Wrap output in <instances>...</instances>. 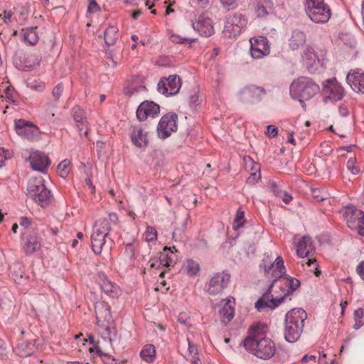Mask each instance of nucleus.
<instances>
[{
    "label": "nucleus",
    "instance_id": "obj_1",
    "mask_svg": "<svg viewBox=\"0 0 364 364\" xmlns=\"http://www.w3.org/2000/svg\"><path fill=\"white\" fill-rule=\"evenodd\" d=\"M274 278L267 291L255 303L259 311L265 308L275 309L296 289L293 287L294 278L287 274H276Z\"/></svg>",
    "mask_w": 364,
    "mask_h": 364
},
{
    "label": "nucleus",
    "instance_id": "obj_2",
    "mask_svg": "<svg viewBox=\"0 0 364 364\" xmlns=\"http://www.w3.org/2000/svg\"><path fill=\"white\" fill-rule=\"evenodd\" d=\"M243 345L249 353L260 359H269L276 352L274 343L271 339L263 337L259 323L249 328L248 336L244 340Z\"/></svg>",
    "mask_w": 364,
    "mask_h": 364
},
{
    "label": "nucleus",
    "instance_id": "obj_3",
    "mask_svg": "<svg viewBox=\"0 0 364 364\" xmlns=\"http://www.w3.org/2000/svg\"><path fill=\"white\" fill-rule=\"evenodd\" d=\"M27 192L41 207L48 205L52 201L51 191L46 188L43 177L31 178L28 183Z\"/></svg>",
    "mask_w": 364,
    "mask_h": 364
},
{
    "label": "nucleus",
    "instance_id": "obj_4",
    "mask_svg": "<svg viewBox=\"0 0 364 364\" xmlns=\"http://www.w3.org/2000/svg\"><path fill=\"white\" fill-rule=\"evenodd\" d=\"M305 11L310 19L316 23H325L331 16V10L324 0H306Z\"/></svg>",
    "mask_w": 364,
    "mask_h": 364
},
{
    "label": "nucleus",
    "instance_id": "obj_5",
    "mask_svg": "<svg viewBox=\"0 0 364 364\" xmlns=\"http://www.w3.org/2000/svg\"><path fill=\"white\" fill-rule=\"evenodd\" d=\"M348 227L358 235L364 236V212L353 205H349L342 210Z\"/></svg>",
    "mask_w": 364,
    "mask_h": 364
},
{
    "label": "nucleus",
    "instance_id": "obj_6",
    "mask_svg": "<svg viewBox=\"0 0 364 364\" xmlns=\"http://www.w3.org/2000/svg\"><path fill=\"white\" fill-rule=\"evenodd\" d=\"M320 91L319 85L311 77H300L297 78V99L305 109L304 101L314 97Z\"/></svg>",
    "mask_w": 364,
    "mask_h": 364
},
{
    "label": "nucleus",
    "instance_id": "obj_7",
    "mask_svg": "<svg viewBox=\"0 0 364 364\" xmlns=\"http://www.w3.org/2000/svg\"><path fill=\"white\" fill-rule=\"evenodd\" d=\"M247 18L240 13L230 14L225 22L223 35L227 38H235L238 36L246 27Z\"/></svg>",
    "mask_w": 364,
    "mask_h": 364
},
{
    "label": "nucleus",
    "instance_id": "obj_8",
    "mask_svg": "<svg viewBox=\"0 0 364 364\" xmlns=\"http://www.w3.org/2000/svg\"><path fill=\"white\" fill-rule=\"evenodd\" d=\"M323 102L335 103L341 100L345 96V90L335 78L327 79L323 82Z\"/></svg>",
    "mask_w": 364,
    "mask_h": 364
},
{
    "label": "nucleus",
    "instance_id": "obj_9",
    "mask_svg": "<svg viewBox=\"0 0 364 364\" xmlns=\"http://www.w3.org/2000/svg\"><path fill=\"white\" fill-rule=\"evenodd\" d=\"M230 274L225 272H217L205 285V291L210 295H220L228 287Z\"/></svg>",
    "mask_w": 364,
    "mask_h": 364
},
{
    "label": "nucleus",
    "instance_id": "obj_10",
    "mask_svg": "<svg viewBox=\"0 0 364 364\" xmlns=\"http://www.w3.org/2000/svg\"><path fill=\"white\" fill-rule=\"evenodd\" d=\"M178 115L175 112H168L161 118L157 125V133L159 138L165 139L173 132L177 131Z\"/></svg>",
    "mask_w": 364,
    "mask_h": 364
},
{
    "label": "nucleus",
    "instance_id": "obj_11",
    "mask_svg": "<svg viewBox=\"0 0 364 364\" xmlns=\"http://www.w3.org/2000/svg\"><path fill=\"white\" fill-rule=\"evenodd\" d=\"M19 337L17 338V343L14 350L20 357H28L33 354L36 349V339L31 338L30 333L20 331Z\"/></svg>",
    "mask_w": 364,
    "mask_h": 364
},
{
    "label": "nucleus",
    "instance_id": "obj_12",
    "mask_svg": "<svg viewBox=\"0 0 364 364\" xmlns=\"http://www.w3.org/2000/svg\"><path fill=\"white\" fill-rule=\"evenodd\" d=\"M181 79L177 75H171L168 77H163L160 79L157 89L158 91L166 97L176 95L181 87Z\"/></svg>",
    "mask_w": 364,
    "mask_h": 364
},
{
    "label": "nucleus",
    "instance_id": "obj_13",
    "mask_svg": "<svg viewBox=\"0 0 364 364\" xmlns=\"http://www.w3.org/2000/svg\"><path fill=\"white\" fill-rule=\"evenodd\" d=\"M15 127L18 135L29 141L37 140L41 135L39 128L25 119L16 121Z\"/></svg>",
    "mask_w": 364,
    "mask_h": 364
},
{
    "label": "nucleus",
    "instance_id": "obj_14",
    "mask_svg": "<svg viewBox=\"0 0 364 364\" xmlns=\"http://www.w3.org/2000/svg\"><path fill=\"white\" fill-rule=\"evenodd\" d=\"M264 95H266V91L263 87L254 85L244 87L238 94L240 101L245 103L259 102Z\"/></svg>",
    "mask_w": 364,
    "mask_h": 364
},
{
    "label": "nucleus",
    "instance_id": "obj_15",
    "mask_svg": "<svg viewBox=\"0 0 364 364\" xmlns=\"http://www.w3.org/2000/svg\"><path fill=\"white\" fill-rule=\"evenodd\" d=\"M250 53L253 58H261L269 53V46L267 38L259 36V38H252L250 40Z\"/></svg>",
    "mask_w": 364,
    "mask_h": 364
},
{
    "label": "nucleus",
    "instance_id": "obj_16",
    "mask_svg": "<svg viewBox=\"0 0 364 364\" xmlns=\"http://www.w3.org/2000/svg\"><path fill=\"white\" fill-rule=\"evenodd\" d=\"M192 26L197 33L203 37H209L215 32L213 21L204 14L198 16L196 22L192 23Z\"/></svg>",
    "mask_w": 364,
    "mask_h": 364
},
{
    "label": "nucleus",
    "instance_id": "obj_17",
    "mask_svg": "<svg viewBox=\"0 0 364 364\" xmlns=\"http://www.w3.org/2000/svg\"><path fill=\"white\" fill-rule=\"evenodd\" d=\"M301 63L303 66L309 72H315L319 65L320 60L314 49L311 46H306L301 52Z\"/></svg>",
    "mask_w": 364,
    "mask_h": 364
},
{
    "label": "nucleus",
    "instance_id": "obj_18",
    "mask_svg": "<svg viewBox=\"0 0 364 364\" xmlns=\"http://www.w3.org/2000/svg\"><path fill=\"white\" fill-rule=\"evenodd\" d=\"M160 111V107L152 101H144L138 107L136 114L139 121H144L148 117H156Z\"/></svg>",
    "mask_w": 364,
    "mask_h": 364
},
{
    "label": "nucleus",
    "instance_id": "obj_19",
    "mask_svg": "<svg viewBox=\"0 0 364 364\" xmlns=\"http://www.w3.org/2000/svg\"><path fill=\"white\" fill-rule=\"evenodd\" d=\"M346 82L355 92L364 93V71L360 69L351 70L346 75Z\"/></svg>",
    "mask_w": 364,
    "mask_h": 364
},
{
    "label": "nucleus",
    "instance_id": "obj_20",
    "mask_svg": "<svg viewBox=\"0 0 364 364\" xmlns=\"http://www.w3.org/2000/svg\"><path fill=\"white\" fill-rule=\"evenodd\" d=\"M28 160L30 161V166L33 170L42 173H45L51 163L49 157L41 151L32 153L30 155Z\"/></svg>",
    "mask_w": 364,
    "mask_h": 364
},
{
    "label": "nucleus",
    "instance_id": "obj_21",
    "mask_svg": "<svg viewBox=\"0 0 364 364\" xmlns=\"http://www.w3.org/2000/svg\"><path fill=\"white\" fill-rule=\"evenodd\" d=\"M284 338L286 341L296 342V312L295 309L289 310L285 316Z\"/></svg>",
    "mask_w": 364,
    "mask_h": 364
},
{
    "label": "nucleus",
    "instance_id": "obj_22",
    "mask_svg": "<svg viewBox=\"0 0 364 364\" xmlns=\"http://www.w3.org/2000/svg\"><path fill=\"white\" fill-rule=\"evenodd\" d=\"M23 240L22 249L26 255H33L41 248V238L36 232L26 235Z\"/></svg>",
    "mask_w": 364,
    "mask_h": 364
},
{
    "label": "nucleus",
    "instance_id": "obj_23",
    "mask_svg": "<svg viewBox=\"0 0 364 364\" xmlns=\"http://www.w3.org/2000/svg\"><path fill=\"white\" fill-rule=\"evenodd\" d=\"M71 112L80 134L87 136L88 135V123L85 116L84 109L77 105L72 109Z\"/></svg>",
    "mask_w": 364,
    "mask_h": 364
},
{
    "label": "nucleus",
    "instance_id": "obj_24",
    "mask_svg": "<svg viewBox=\"0 0 364 364\" xmlns=\"http://www.w3.org/2000/svg\"><path fill=\"white\" fill-rule=\"evenodd\" d=\"M315 247L312 240L309 236H304L297 243V256L299 257H306L314 254Z\"/></svg>",
    "mask_w": 364,
    "mask_h": 364
},
{
    "label": "nucleus",
    "instance_id": "obj_25",
    "mask_svg": "<svg viewBox=\"0 0 364 364\" xmlns=\"http://www.w3.org/2000/svg\"><path fill=\"white\" fill-rule=\"evenodd\" d=\"M9 270L14 282L17 284H23L28 281V277L26 275L24 266L22 263L16 262L10 265Z\"/></svg>",
    "mask_w": 364,
    "mask_h": 364
},
{
    "label": "nucleus",
    "instance_id": "obj_26",
    "mask_svg": "<svg viewBox=\"0 0 364 364\" xmlns=\"http://www.w3.org/2000/svg\"><path fill=\"white\" fill-rule=\"evenodd\" d=\"M97 324L101 321H107L108 323L112 320L110 306L105 302H100L95 306Z\"/></svg>",
    "mask_w": 364,
    "mask_h": 364
},
{
    "label": "nucleus",
    "instance_id": "obj_27",
    "mask_svg": "<svg viewBox=\"0 0 364 364\" xmlns=\"http://www.w3.org/2000/svg\"><path fill=\"white\" fill-rule=\"evenodd\" d=\"M176 252V249L174 246L172 247H165L163 252L161 253L160 261L161 262L163 267L169 268L173 267L176 263V256L174 254Z\"/></svg>",
    "mask_w": 364,
    "mask_h": 364
},
{
    "label": "nucleus",
    "instance_id": "obj_28",
    "mask_svg": "<svg viewBox=\"0 0 364 364\" xmlns=\"http://www.w3.org/2000/svg\"><path fill=\"white\" fill-rule=\"evenodd\" d=\"M99 283L102 290L107 295L114 297L118 292V286L109 280L104 274H99Z\"/></svg>",
    "mask_w": 364,
    "mask_h": 364
},
{
    "label": "nucleus",
    "instance_id": "obj_29",
    "mask_svg": "<svg viewBox=\"0 0 364 364\" xmlns=\"http://www.w3.org/2000/svg\"><path fill=\"white\" fill-rule=\"evenodd\" d=\"M131 139L132 143L138 147H145L147 146V134L144 132L142 128L140 127H133Z\"/></svg>",
    "mask_w": 364,
    "mask_h": 364
},
{
    "label": "nucleus",
    "instance_id": "obj_30",
    "mask_svg": "<svg viewBox=\"0 0 364 364\" xmlns=\"http://www.w3.org/2000/svg\"><path fill=\"white\" fill-rule=\"evenodd\" d=\"M264 271L267 275L272 271L273 277H275L276 274H285L286 269L283 259L280 256L277 257L274 263L270 264L269 266L264 265Z\"/></svg>",
    "mask_w": 364,
    "mask_h": 364
},
{
    "label": "nucleus",
    "instance_id": "obj_31",
    "mask_svg": "<svg viewBox=\"0 0 364 364\" xmlns=\"http://www.w3.org/2000/svg\"><path fill=\"white\" fill-rule=\"evenodd\" d=\"M111 230V225L109 220L107 218H100L97 220L93 226V232L100 235L108 237Z\"/></svg>",
    "mask_w": 364,
    "mask_h": 364
},
{
    "label": "nucleus",
    "instance_id": "obj_32",
    "mask_svg": "<svg viewBox=\"0 0 364 364\" xmlns=\"http://www.w3.org/2000/svg\"><path fill=\"white\" fill-rule=\"evenodd\" d=\"M268 187L276 197L282 198L286 204L289 203L293 199L291 195L289 194L287 191H282L279 186L274 181H269Z\"/></svg>",
    "mask_w": 364,
    "mask_h": 364
},
{
    "label": "nucleus",
    "instance_id": "obj_33",
    "mask_svg": "<svg viewBox=\"0 0 364 364\" xmlns=\"http://www.w3.org/2000/svg\"><path fill=\"white\" fill-rule=\"evenodd\" d=\"M106 236L100 235L97 233H92L91 235V247L96 255H100L103 249L106 247Z\"/></svg>",
    "mask_w": 364,
    "mask_h": 364
},
{
    "label": "nucleus",
    "instance_id": "obj_34",
    "mask_svg": "<svg viewBox=\"0 0 364 364\" xmlns=\"http://www.w3.org/2000/svg\"><path fill=\"white\" fill-rule=\"evenodd\" d=\"M104 38L107 46L114 45L118 39V28L116 26H109L104 33Z\"/></svg>",
    "mask_w": 364,
    "mask_h": 364
},
{
    "label": "nucleus",
    "instance_id": "obj_35",
    "mask_svg": "<svg viewBox=\"0 0 364 364\" xmlns=\"http://www.w3.org/2000/svg\"><path fill=\"white\" fill-rule=\"evenodd\" d=\"M37 27H31L22 29L25 42L29 45H36L38 41V36L36 32Z\"/></svg>",
    "mask_w": 364,
    "mask_h": 364
},
{
    "label": "nucleus",
    "instance_id": "obj_36",
    "mask_svg": "<svg viewBox=\"0 0 364 364\" xmlns=\"http://www.w3.org/2000/svg\"><path fill=\"white\" fill-rule=\"evenodd\" d=\"M183 269L189 277H195L200 271V265L198 262L193 259H188L186 260Z\"/></svg>",
    "mask_w": 364,
    "mask_h": 364
},
{
    "label": "nucleus",
    "instance_id": "obj_37",
    "mask_svg": "<svg viewBox=\"0 0 364 364\" xmlns=\"http://www.w3.org/2000/svg\"><path fill=\"white\" fill-rule=\"evenodd\" d=\"M156 350L154 345L147 344L144 346L140 352L141 358L149 363H151L155 357Z\"/></svg>",
    "mask_w": 364,
    "mask_h": 364
},
{
    "label": "nucleus",
    "instance_id": "obj_38",
    "mask_svg": "<svg viewBox=\"0 0 364 364\" xmlns=\"http://www.w3.org/2000/svg\"><path fill=\"white\" fill-rule=\"evenodd\" d=\"M220 314L223 317L224 322H229L235 316V309L234 306L231 305L230 300H228L222 309H220Z\"/></svg>",
    "mask_w": 364,
    "mask_h": 364
},
{
    "label": "nucleus",
    "instance_id": "obj_39",
    "mask_svg": "<svg viewBox=\"0 0 364 364\" xmlns=\"http://www.w3.org/2000/svg\"><path fill=\"white\" fill-rule=\"evenodd\" d=\"M188 341V354L189 356V359L191 360V363L192 364H200L199 362V357H198V346L194 344L192 341H190L189 338H187Z\"/></svg>",
    "mask_w": 364,
    "mask_h": 364
},
{
    "label": "nucleus",
    "instance_id": "obj_40",
    "mask_svg": "<svg viewBox=\"0 0 364 364\" xmlns=\"http://www.w3.org/2000/svg\"><path fill=\"white\" fill-rule=\"evenodd\" d=\"M246 220L245 219V212L241 208L237 209L232 223L233 230L237 231L240 228L244 226Z\"/></svg>",
    "mask_w": 364,
    "mask_h": 364
},
{
    "label": "nucleus",
    "instance_id": "obj_41",
    "mask_svg": "<svg viewBox=\"0 0 364 364\" xmlns=\"http://www.w3.org/2000/svg\"><path fill=\"white\" fill-rule=\"evenodd\" d=\"M312 198L314 202H321L327 199L330 194L323 188H310Z\"/></svg>",
    "mask_w": 364,
    "mask_h": 364
},
{
    "label": "nucleus",
    "instance_id": "obj_42",
    "mask_svg": "<svg viewBox=\"0 0 364 364\" xmlns=\"http://www.w3.org/2000/svg\"><path fill=\"white\" fill-rule=\"evenodd\" d=\"M265 5L261 2H259L255 12L258 17H264L267 16L271 10V2L269 0H264Z\"/></svg>",
    "mask_w": 364,
    "mask_h": 364
},
{
    "label": "nucleus",
    "instance_id": "obj_43",
    "mask_svg": "<svg viewBox=\"0 0 364 364\" xmlns=\"http://www.w3.org/2000/svg\"><path fill=\"white\" fill-rule=\"evenodd\" d=\"M353 316L355 320L353 328L358 330L364 325V309L359 308L355 310Z\"/></svg>",
    "mask_w": 364,
    "mask_h": 364
},
{
    "label": "nucleus",
    "instance_id": "obj_44",
    "mask_svg": "<svg viewBox=\"0 0 364 364\" xmlns=\"http://www.w3.org/2000/svg\"><path fill=\"white\" fill-rule=\"evenodd\" d=\"M70 165V161L68 159H65L62 162H60L57 167L58 174L63 178H65L69 173V166Z\"/></svg>",
    "mask_w": 364,
    "mask_h": 364
},
{
    "label": "nucleus",
    "instance_id": "obj_45",
    "mask_svg": "<svg viewBox=\"0 0 364 364\" xmlns=\"http://www.w3.org/2000/svg\"><path fill=\"white\" fill-rule=\"evenodd\" d=\"M252 170H255V172L250 174V176L247 178L246 183L248 184L254 185L260 179V168L259 165L257 164H255V165L252 167Z\"/></svg>",
    "mask_w": 364,
    "mask_h": 364
},
{
    "label": "nucleus",
    "instance_id": "obj_46",
    "mask_svg": "<svg viewBox=\"0 0 364 364\" xmlns=\"http://www.w3.org/2000/svg\"><path fill=\"white\" fill-rule=\"evenodd\" d=\"M11 353L9 345L4 340H0V358L1 360H6Z\"/></svg>",
    "mask_w": 364,
    "mask_h": 364
},
{
    "label": "nucleus",
    "instance_id": "obj_47",
    "mask_svg": "<svg viewBox=\"0 0 364 364\" xmlns=\"http://www.w3.org/2000/svg\"><path fill=\"white\" fill-rule=\"evenodd\" d=\"M136 246L134 243L128 242L125 245L124 252L131 260H134L136 259Z\"/></svg>",
    "mask_w": 364,
    "mask_h": 364
},
{
    "label": "nucleus",
    "instance_id": "obj_48",
    "mask_svg": "<svg viewBox=\"0 0 364 364\" xmlns=\"http://www.w3.org/2000/svg\"><path fill=\"white\" fill-rule=\"evenodd\" d=\"M171 40L175 43H192L196 41V38H183L177 34H173L171 36Z\"/></svg>",
    "mask_w": 364,
    "mask_h": 364
},
{
    "label": "nucleus",
    "instance_id": "obj_49",
    "mask_svg": "<svg viewBox=\"0 0 364 364\" xmlns=\"http://www.w3.org/2000/svg\"><path fill=\"white\" fill-rule=\"evenodd\" d=\"M145 239L147 242H153L157 240V232L154 228L151 226L146 228Z\"/></svg>",
    "mask_w": 364,
    "mask_h": 364
},
{
    "label": "nucleus",
    "instance_id": "obj_50",
    "mask_svg": "<svg viewBox=\"0 0 364 364\" xmlns=\"http://www.w3.org/2000/svg\"><path fill=\"white\" fill-rule=\"evenodd\" d=\"M63 92V83H58L53 90L52 95L55 101H58L61 97Z\"/></svg>",
    "mask_w": 364,
    "mask_h": 364
},
{
    "label": "nucleus",
    "instance_id": "obj_51",
    "mask_svg": "<svg viewBox=\"0 0 364 364\" xmlns=\"http://www.w3.org/2000/svg\"><path fill=\"white\" fill-rule=\"evenodd\" d=\"M111 331L112 334L107 338L109 341L110 344L113 346L114 343H119L120 338L119 336H118L117 329L112 328L111 329Z\"/></svg>",
    "mask_w": 364,
    "mask_h": 364
},
{
    "label": "nucleus",
    "instance_id": "obj_52",
    "mask_svg": "<svg viewBox=\"0 0 364 364\" xmlns=\"http://www.w3.org/2000/svg\"><path fill=\"white\" fill-rule=\"evenodd\" d=\"M301 364H316V356L305 355L301 360Z\"/></svg>",
    "mask_w": 364,
    "mask_h": 364
},
{
    "label": "nucleus",
    "instance_id": "obj_53",
    "mask_svg": "<svg viewBox=\"0 0 364 364\" xmlns=\"http://www.w3.org/2000/svg\"><path fill=\"white\" fill-rule=\"evenodd\" d=\"M100 357L101 358L103 363L105 364H114V362L116 360V359L113 356H112L107 353H105L104 352ZM115 364H117V363H115Z\"/></svg>",
    "mask_w": 364,
    "mask_h": 364
},
{
    "label": "nucleus",
    "instance_id": "obj_54",
    "mask_svg": "<svg viewBox=\"0 0 364 364\" xmlns=\"http://www.w3.org/2000/svg\"><path fill=\"white\" fill-rule=\"evenodd\" d=\"M297 318L301 320V328H303L304 326L305 320L307 318V314L301 308H297Z\"/></svg>",
    "mask_w": 364,
    "mask_h": 364
},
{
    "label": "nucleus",
    "instance_id": "obj_55",
    "mask_svg": "<svg viewBox=\"0 0 364 364\" xmlns=\"http://www.w3.org/2000/svg\"><path fill=\"white\" fill-rule=\"evenodd\" d=\"M306 264L310 267L311 265L314 266V274L316 276H319L321 274V271L318 269V264L316 263V260L315 259H308L306 262Z\"/></svg>",
    "mask_w": 364,
    "mask_h": 364
},
{
    "label": "nucleus",
    "instance_id": "obj_56",
    "mask_svg": "<svg viewBox=\"0 0 364 364\" xmlns=\"http://www.w3.org/2000/svg\"><path fill=\"white\" fill-rule=\"evenodd\" d=\"M278 134V129L276 126L270 124L267 127V135L269 137H274Z\"/></svg>",
    "mask_w": 364,
    "mask_h": 364
},
{
    "label": "nucleus",
    "instance_id": "obj_57",
    "mask_svg": "<svg viewBox=\"0 0 364 364\" xmlns=\"http://www.w3.org/2000/svg\"><path fill=\"white\" fill-rule=\"evenodd\" d=\"M346 167L354 175L359 173V169L355 166L354 161L352 159L348 160Z\"/></svg>",
    "mask_w": 364,
    "mask_h": 364
},
{
    "label": "nucleus",
    "instance_id": "obj_58",
    "mask_svg": "<svg viewBox=\"0 0 364 364\" xmlns=\"http://www.w3.org/2000/svg\"><path fill=\"white\" fill-rule=\"evenodd\" d=\"M189 319L190 318L188 316V315L184 312L180 313L178 316V321L181 324H183V325H188L189 323Z\"/></svg>",
    "mask_w": 364,
    "mask_h": 364
},
{
    "label": "nucleus",
    "instance_id": "obj_59",
    "mask_svg": "<svg viewBox=\"0 0 364 364\" xmlns=\"http://www.w3.org/2000/svg\"><path fill=\"white\" fill-rule=\"evenodd\" d=\"M100 10V6L97 4L95 1H92L90 2L88 7H87V12L88 13H95Z\"/></svg>",
    "mask_w": 364,
    "mask_h": 364
},
{
    "label": "nucleus",
    "instance_id": "obj_60",
    "mask_svg": "<svg viewBox=\"0 0 364 364\" xmlns=\"http://www.w3.org/2000/svg\"><path fill=\"white\" fill-rule=\"evenodd\" d=\"M19 224L24 228H28L31 225V220L28 217H21L19 219Z\"/></svg>",
    "mask_w": 364,
    "mask_h": 364
},
{
    "label": "nucleus",
    "instance_id": "obj_61",
    "mask_svg": "<svg viewBox=\"0 0 364 364\" xmlns=\"http://www.w3.org/2000/svg\"><path fill=\"white\" fill-rule=\"evenodd\" d=\"M13 13L11 11H4L3 14V22L4 23H9L11 21Z\"/></svg>",
    "mask_w": 364,
    "mask_h": 364
},
{
    "label": "nucleus",
    "instance_id": "obj_62",
    "mask_svg": "<svg viewBox=\"0 0 364 364\" xmlns=\"http://www.w3.org/2000/svg\"><path fill=\"white\" fill-rule=\"evenodd\" d=\"M306 41V38L305 33L304 32H297V46H299V43L304 46Z\"/></svg>",
    "mask_w": 364,
    "mask_h": 364
},
{
    "label": "nucleus",
    "instance_id": "obj_63",
    "mask_svg": "<svg viewBox=\"0 0 364 364\" xmlns=\"http://www.w3.org/2000/svg\"><path fill=\"white\" fill-rule=\"evenodd\" d=\"M356 272L360 277L364 280V261L360 262L357 266Z\"/></svg>",
    "mask_w": 364,
    "mask_h": 364
},
{
    "label": "nucleus",
    "instance_id": "obj_64",
    "mask_svg": "<svg viewBox=\"0 0 364 364\" xmlns=\"http://www.w3.org/2000/svg\"><path fill=\"white\" fill-rule=\"evenodd\" d=\"M150 262H151L150 267L151 268L159 269L161 267H163V264H162L161 262L160 261L159 258L152 259L150 260Z\"/></svg>",
    "mask_w": 364,
    "mask_h": 364
}]
</instances>
